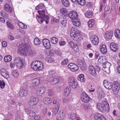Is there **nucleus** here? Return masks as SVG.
I'll list each match as a JSON object with an SVG mask.
<instances>
[{
	"label": "nucleus",
	"mask_w": 120,
	"mask_h": 120,
	"mask_svg": "<svg viewBox=\"0 0 120 120\" xmlns=\"http://www.w3.org/2000/svg\"><path fill=\"white\" fill-rule=\"evenodd\" d=\"M103 84L105 87L109 90L112 89L114 94L116 95L120 90V82L119 83L117 82H114L113 83L108 81L107 80H104Z\"/></svg>",
	"instance_id": "f257e3e1"
},
{
	"label": "nucleus",
	"mask_w": 120,
	"mask_h": 120,
	"mask_svg": "<svg viewBox=\"0 0 120 120\" xmlns=\"http://www.w3.org/2000/svg\"><path fill=\"white\" fill-rule=\"evenodd\" d=\"M81 98L82 101L84 102L81 105L83 108L86 110L90 109V105L88 102L91 101L92 99L85 92H83L81 94Z\"/></svg>",
	"instance_id": "f03ea898"
},
{
	"label": "nucleus",
	"mask_w": 120,
	"mask_h": 120,
	"mask_svg": "<svg viewBox=\"0 0 120 120\" xmlns=\"http://www.w3.org/2000/svg\"><path fill=\"white\" fill-rule=\"evenodd\" d=\"M38 11L39 15H37V16L40 19L38 21L39 22L40 24H41L44 21H45L47 24H48L49 18L48 15H45V11L42 10H38Z\"/></svg>",
	"instance_id": "7ed1b4c3"
},
{
	"label": "nucleus",
	"mask_w": 120,
	"mask_h": 120,
	"mask_svg": "<svg viewBox=\"0 0 120 120\" xmlns=\"http://www.w3.org/2000/svg\"><path fill=\"white\" fill-rule=\"evenodd\" d=\"M20 47L17 50V52L18 54L22 56L24 55L25 53L26 54V53L30 48V45L28 44H22L20 45Z\"/></svg>",
	"instance_id": "20e7f679"
},
{
	"label": "nucleus",
	"mask_w": 120,
	"mask_h": 120,
	"mask_svg": "<svg viewBox=\"0 0 120 120\" xmlns=\"http://www.w3.org/2000/svg\"><path fill=\"white\" fill-rule=\"evenodd\" d=\"M97 108L101 111H105L107 112L109 111V104L106 101H105L101 103H98L97 105Z\"/></svg>",
	"instance_id": "39448f33"
},
{
	"label": "nucleus",
	"mask_w": 120,
	"mask_h": 120,
	"mask_svg": "<svg viewBox=\"0 0 120 120\" xmlns=\"http://www.w3.org/2000/svg\"><path fill=\"white\" fill-rule=\"evenodd\" d=\"M30 65L31 68L35 71H40L43 68V64L37 60L33 62Z\"/></svg>",
	"instance_id": "423d86ee"
},
{
	"label": "nucleus",
	"mask_w": 120,
	"mask_h": 120,
	"mask_svg": "<svg viewBox=\"0 0 120 120\" xmlns=\"http://www.w3.org/2000/svg\"><path fill=\"white\" fill-rule=\"evenodd\" d=\"M89 70L91 74L94 76H95L97 75L96 71L98 73L100 71V68L97 65L94 67L93 65H90L89 67Z\"/></svg>",
	"instance_id": "0eeeda50"
},
{
	"label": "nucleus",
	"mask_w": 120,
	"mask_h": 120,
	"mask_svg": "<svg viewBox=\"0 0 120 120\" xmlns=\"http://www.w3.org/2000/svg\"><path fill=\"white\" fill-rule=\"evenodd\" d=\"M14 62L18 68L21 69L23 66L24 64L22 60L19 57H15L14 60Z\"/></svg>",
	"instance_id": "6e6552de"
},
{
	"label": "nucleus",
	"mask_w": 120,
	"mask_h": 120,
	"mask_svg": "<svg viewBox=\"0 0 120 120\" xmlns=\"http://www.w3.org/2000/svg\"><path fill=\"white\" fill-rule=\"evenodd\" d=\"M72 21L77 19L78 16L77 13L75 11H73L70 12L68 14V16Z\"/></svg>",
	"instance_id": "1a4fd4ad"
},
{
	"label": "nucleus",
	"mask_w": 120,
	"mask_h": 120,
	"mask_svg": "<svg viewBox=\"0 0 120 120\" xmlns=\"http://www.w3.org/2000/svg\"><path fill=\"white\" fill-rule=\"evenodd\" d=\"M39 101L38 98L33 96L30 97L29 99L28 102L30 105L33 106L36 105Z\"/></svg>",
	"instance_id": "9d476101"
},
{
	"label": "nucleus",
	"mask_w": 120,
	"mask_h": 120,
	"mask_svg": "<svg viewBox=\"0 0 120 120\" xmlns=\"http://www.w3.org/2000/svg\"><path fill=\"white\" fill-rule=\"evenodd\" d=\"M68 67L73 71H77L79 69L78 66L75 64L70 63L68 65Z\"/></svg>",
	"instance_id": "9b49d317"
},
{
	"label": "nucleus",
	"mask_w": 120,
	"mask_h": 120,
	"mask_svg": "<svg viewBox=\"0 0 120 120\" xmlns=\"http://www.w3.org/2000/svg\"><path fill=\"white\" fill-rule=\"evenodd\" d=\"M42 43L45 47L47 49L50 48L51 44L49 40L46 38L42 40Z\"/></svg>",
	"instance_id": "f8f14e48"
},
{
	"label": "nucleus",
	"mask_w": 120,
	"mask_h": 120,
	"mask_svg": "<svg viewBox=\"0 0 120 120\" xmlns=\"http://www.w3.org/2000/svg\"><path fill=\"white\" fill-rule=\"evenodd\" d=\"M90 40L92 43L94 45H96L99 42L98 38L96 36L94 35H93L91 36Z\"/></svg>",
	"instance_id": "ddd939ff"
},
{
	"label": "nucleus",
	"mask_w": 120,
	"mask_h": 120,
	"mask_svg": "<svg viewBox=\"0 0 120 120\" xmlns=\"http://www.w3.org/2000/svg\"><path fill=\"white\" fill-rule=\"evenodd\" d=\"M45 90L46 88L45 87H41L37 90L36 94L38 95L41 96L45 92Z\"/></svg>",
	"instance_id": "4468645a"
},
{
	"label": "nucleus",
	"mask_w": 120,
	"mask_h": 120,
	"mask_svg": "<svg viewBox=\"0 0 120 120\" xmlns=\"http://www.w3.org/2000/svg\"><path fill=\"white\" fill-rule=\"evenodd\" d=\"M110 49L114 52L117 51L118 49V45L114 43L110 44Z\"/></svg>",
	"instance_id": "2eb2a0df"
},
{
	"label": "nucleus",
	"mask_w": 120,
	"mask_h": 120,
	"mask_svg": "<svg viewBox=\"0 0 120 120\" xmlns=\"http://www.w3.org/2000/svg\"><path fill=\"white\" fill-rule=\"evenodd\" d=\"M0 73L6 79H7L9 77V75L6 72L5 69L2 68L0 70Z\"/></svg>",
	"instance_id": "dca6fc26"
},
{
	"label": "nucleus",
	"mask_w": 120,
	"mask_h": 120,
	"mask_svg": "<svg viewBox=\"0 0 120 120\" xmlns=\"http://www.w3.org/2000/svg\"><path fill=\"white\" fill-rule=\"evenodd\" d=\"M64 114L62 111H60L58 113L57 116V119L59 120H62L64 119Z\"/></svg>",
	"instance_id": "f3484780"
},
{
	"label": "nucleus",
	"mask_w": 120,
	"mask_h": 120,
	"mask_svg": "<svg viewBox=\"0 0 120 120\" xmlns=\"http://www.w3.org/2000/svg\"><path fill=\"white\" fill-rule=\"evenodd\" d=\"M4 8L7 12L9 13H10L12 12V9L9 4H6L4 6Z\"/></svg>",
	"instance_id": "a211bd4d"
},
{
	"label": "nucleus",
	"mask_w": 120,
	"mask_h": 120,
	"mask_svg": "<svg viewBox=\"0 0 120 120\" xmlns=\"http://www.w3.org/2000/svg\"><path fill=\"white\" fill-rule=\"evenodd\" d=\"M71 91V88L69 86L67 87L64 90L65 96L68 97Z\"/></svg>",
	"instance_id": "6ab92c4d"
},
{
	"label": "nucleus",
	"mask_w": 120,
	"mask_h": 120,
	"mask_svg": "<svg viewBox=\"0 0 120 120\" xmlns=\"http://www.w3.org/2000/svg\"><path fill=\"white\" fill-rule=\"evenodd\" d=\"M100 47L101 48H100V50L101 52L103 54H105L107 52L106 46L104 45H102Z\"/></svg>",
	"instance_id": "aec40b11"
},
{
	"label": "nucleus",
	"mask_w": 120,
	"mask_h": 120,
	"mask_svg": "<svg viewBox=\"0 0 120 120\" xmlns=\"http://www.w3.org/2000/svg\"><path fill=\"white\" fill-rule=\"evenodd\" d=\"M113 35L112 32H107L105 34V37L106 39H111Z\"/></svg>",
	"instance_id": "412c9836"
},
{
	"label": "nucleus",
	"mask_w": 120,
	"mask_h": 120,
	"mask_svg": "<svg viewBox=\"0 0 120 120\" xmlns=\"http://www.w3.org/2000/svg\"><path fill=\"white\" fill-rule=\"evenodd\" d=\"M20 96L21 97L26 96L28 94V92L26 90H22L19 92Z\"/></svg>",
	"instance_id": "4be33fe9"
},
{
	"label": "nucleus",
	"mask_w": 120,
	"mask_h": 120,
	"mask_svg": "<svg viewBox=\"0 0 120 120\" xmlns=\"http://www.w3.org/2000/svg\"><path fill=\"white\" fill-rule=\"evenodd\" d=\"M84 14L86 17L87 18H91L93 16V13L90 11H86Z\"/></svg>",
	"instance_id": "5701e85b"
},
{
	"label": "nucleus",
	"mask_w": 120,
	"mask_h": 120,
	"mask_svg": "<svg viewBox=\"0 0 120 120\" xmlns=\"http://www.w3.org/2000/svg\"><path fill=\"white\" fill-rule=\"evenodd\" d=\"M77 79L81 82H84L85 81L84 75L82 74H80L77 77Z\"/></svg>",
	"instance_id": "b1692460"
},
{
	"label": "nucleus",
	"mask_w": 120,
	"mask_h": 120,
	"mask_svg": "<svg viewBox=\"0 0 120 120\" xmlns=\"http://www.w3.org/2000/svg\"><path fill=\"white\" fill-rule=\"evenodd\" d=\"M63 5L65 7H68L70 5L69 2L68 0H61Z\"/></svg>",
	"instance_id": "393cba45"
},
{
	"label": "nucleus",
	"mask_w": 120,
	"mask_h": 120,
	"mask_svg": "<svg viewBox=\"0 0 120 120\" xmlns=\"http://www.w3.org/2000/svg\"><path fill=\"white\" fill-rule=\"evenodd\" d=\"M52 101V99L49 98H45L43 100L45 104L47 105L51 103Z\"/></svg>",
	"instance_id": "a878e982"
},
{
	"label": "nucleus",
	"mask_w": 120,
	"mask_h": 120,
	"mask_svg": "<svg viewBox=\"0 0 120 120\" xmlns=\"http://www.w3.org/2000/svg\"><path fill=\"white\" fill-rule=\"evenodd\" d=\"M40 80L38 78L34 79L32 81L33 84L34 85H38L40 83Z\"/></svg>",
	"instance_id": "bb28decb"
},
{
	"label": "nucleus",
	"mask_w": 120,
	"mask_h": 120,
	"mask_svg": "<svg viewBox=\"0 0 120 120\" xmlns=\"http://www.w3.org/2000/svg\"><path fill=\"white\" fill-rule=\"evenodd\" d=\"M105 97L104 95L102 92L98 91V98L99 100H101Z\"/></svg>",
	"instance_id": "cd10ccee"
},
{
	"label": "nucleus",
	"mask_w": 120,
	"mask_h": 120,
	"mask_svg": "<svg viewBox=\"0 0 120 120\" xmlns=\"http://www.w3.org/2000/svg\"><path fill=\"white\" fill-rule=\"evenodd\" d=\"M102 115L101 114L97 113L94 114V117L96 120H100V118L102 116Z\"/></svg>",
	"instance_id": "c85d7f7f"
},
{
	"label": "nucleus",
	"mask_w": 120,
	"mask_h": 120,
	"mask_svg": "<svg viewBox=\"0 0 120 120\" xmlns=\"http://www.w3.org/2000/svg\"><path fill=\"white\" fill-rule=\"evenodd\" d=\"M73 24L74 26L78 27L81 25V23L79 21L77 20V19H75L72 21Z\"/></svg>",
	"instance_id": "c756f323"
},
{
	"label": "nucleus",
	"mask_w": 120,
	"mask_h": 120,
	"mask_svg": "<svg viewBox=\"0 0 120 120\" xmlns=\"http://www.w3.org/2000/svg\"><path fill=\"white\" fill-rule=\"evenodd\" d=\"M12 59L10 55H8L5 56L4 60L5 62H8L10 61Z\"/></svg>",
	"instance_id": "7c9ffc66"
},
{
	"label": "nucleus",
	"mask_w": 120,
	"mask_h": 120,
	"mask_svg": "<svg viewBox=\"0 0 120 120\" xmlns=\"http://www.w3.org/2000/svg\"><path fill=\"white\" fill-rule=\"evenodd\" d=\"M94 20L93 19H91L88 22V26L90 27H91L94 26Z\"/></svg>",
	"instance_id": "2f4dec72"
},
{
	"label": "nucleus",
	"mask_w": 120,
	"mask_h": 120,
	"mask_svg": "<svg viewBox=\"0 0 120 120\" xmlns=\"http://www.w3.org/2000/svg\"><path fill=\"white\" fill-rule=\"evenodd\" d=\"M61 12L65 16H68V11L66 9L62 8L60 10Z\"/></svg>",
	"instance_id": "473e14b6"
},
{
	"label": "nucleus",
	"mask_w": 120,
	"mask_h": 120,
	"mask_svg": "<svg viewBox=\"0 0 120 120\" xmlns=\"http://www.w3.org/2000/svg\"><path fill=\"white\" fill-rule=\"evenodd\" d=\"M44 4L42 3H41L36 7L35 9L38 10V9L44 8Z\"/></svg>",
	"instance_id": "72a5a7b5"
},
{
	"label": "nucleus",
	"mask_w": 120,
	"mask_h": 120,
	"mask_svg": "<svg viewBox=\"0 0 120 120\" xmlns=\"http://www.w3.org/2000/svg\"><path fill=\"white\" fill-rule=\"evenodd\" d=\"M34 43L35 45H38L40 44L41 41L38 38H36L34 39Z\"/></svg>",
	"instance_id": "f704fd0d"
},
{
	"label": "nucleus",
	"mask_w": 120,
	"mask_h": 120,
	"mask_svg": "<svg viewBox=\"0 0 120 120\" xmlns=\"http://www.w3.org/2000/svg\"><path fill=\"white\" fill-rule=\"evenodd\" d=\"M102 63L103 64V65L104 66H105V67L106 68L108 69L110 68L111 64L110 63L107 61H106L104 63L103 62Z\"/></svg>",
	"instance_id": "c9c22d12"
},
{
	"label": "nucleus",
	"mask_w": 120,
	"mask_h": 120,
	"mask_svg": "<svg viewBox=\"0 0 120 120\" xmlns=\"http://www.w3.org/2000/svg\"><path fill=\"white\" fill-rule=\"evenodd\" d=\"M11 73L15 77H17L19 75V73L17 71L14 70L12 71Z\"/></svg>",
	"instance_id": "e433bc0d"
},
{
	"label": "nucleus",
	"mask_w": 120,
	"mask_h": 120,
	"mask_svg": "<svg viewBox=\"0 0 120 120\" xmlns=\"http://www.w3.org/2000/svg\"><path fill=\"white\" fill-rule=\"evenodd\" d=\"M116 32L115 33V35L116 37L120 38V30L117 29L116 30Z\"/></svg>",
	"instance_id": "4c0bfd02"
},
{
	"label": "nucleus",
	"mask_w": 120,
	"mask_h": 120,
	"mask_svg": "<svg viewBox=\"0 0 120 120\" xmlns=\"http://www.w3.org/2000/svg\"><path fill=\"white\" fill-rule=\"evenodd\" d=\"M74 31V34L71 33H70V36L71 37H76L78 35H79V33L78 32L77 33L76 32V30H73Z\"/></svg>",
	"instance_id": "58836bf2"
},
{
	"label": "nucleus",
	"mask_w": 120,
	"mask_h": 120,
	"mask_svg": "<svg viewBox=\"0 0 120 120\" xmlns=\"http://www.w3.org/2000/svg\"><path fill=\"white\" fill-rule=\"evenodd\" d=\"M69 85H70L71 86H72L73 88L75 89L77 88L78 84L77 82L75 81L74 82L72 83V84H69Z\"/></svg>",
	"instance_id": "ea45409f"
},
{
	"label": "nucleus",
	"mask_w": 120,
	"mask_h": 120,
	"mask_svg": "<svg viewBox=\"0 0 120 120\" xmlns=\"http://www.w3.org/2000/svg\"><path fill=\"white\" fill-rule=\"evenodd\" d=\"M58 41L56 37H53L52 38L51 42L53 44H56L57 43Z\"/></svg>",
	"instance_id": "a19ab883"
},
{
	"label": "nucleus",
	"mask_w": 120,
	"mask_h": 120,
	"mask_svg": "<svg viewBox=\"0 0 120 120\" xmlns=\"http://www.w3.org/2000/svg\"><path fill=\"white\" fill-rule=\"evenodd\" d=\"M5 85V83L4 80L0 81V87L2 89H3Z\"/></svg>",
	"instance_id": "79ce46f5"
},
{
	"label": "nucleus",
	"mask_w": 120,
	"mask_h": 120,
	"mask_svg": "<svg viewBox=\"0 0 120 120\" xmlns=\"http://www.w3.org/2000/svg\"><path fill=\"white\" fill-rule=\"evenodd\" d=\"M76 44L72 41H70L69 43V47L72 49L73 48L75 45Z\"/></svg>",
	"instance_id": "37998d69"
},
{
	"label": "nucleus",
	"mask_w": 120,
	"mask_h": 120,
	"mask_svg": "<svg viewBox=\"0 0 120 120\" xmlns=\"http://www.w3.org/2000/svg\"><path fill=\"white\" fill-rule=\"evenodd\" d=\"M74 78L73 77H70L69 78L68 80V82L69 84H72L75 81H74Z\"/></svg>",
	"instance_id": "c03bdc74"
},
{
	"label": "nucleus",
	"mask_w": 120,
	"mask_h": 120,
	"mask_svg": "<svg viewBox=\"0 0 120 120\" xmlns=\"http://www.w3.org/2000/svg\"><path fill=\"white\" fill-rule=\"evenodd\" d=\"M72 49L73 50L76 52H79V49L76 44L75 45V46Z\"/></svg>",
	"instance_id": "a18cd8bd"
},
{
	"label": "nucleus",
	"mask_w": 120,
	"mask_h": 120,
	"mask_svg": "<svg viewBox=\"0 0 120 120\" xmlns=\"http://www.w3.org/2000/svg\"><path fill=\"white\" fill-rule=\"evenodd\" d=\"M53 79L51 80V82H53L54 84H56L57 83H58L59 82V79L58 78H52Z\"/></svg>",
	"instance_id": "49530a36"
},
{
	"label": "nucleus",
	"mask_w": 120,
	"mask_h": 120,
	"mask_svg": "<svg viewBox=\"0 0 120 120\" xmlns=\"http://www.w3.org/2000/svg\"><path fill=\"white\" fill-rule=\"evenodd\" d=\"M68 62V59L67 58L65 59L61 63L63 65H67Z\"/></svg>",
	"instance_id": "de8ad7c7"
},
{
	"label": "nucleus",
	"mask_w": 120,
	"mask_h": 120,
	"mask_svg": "<svg viewBox=\"0 0 120 120\" xmlns=\"http://www.w3.org/2000/svg\"><path fill=\"white\" fill-rule=\"evenodd\" d=\"M6 23L7 24V25L10 28H11L12 29H13L14 28L13 26V25L11 24L9 22L7 21L6 22Z\"/></svg>",
	"instance_id": "09e8293b"
},
{
	"label": "nucleus",
	"mask_w": 120,
	"mask_h": 120,
	"mask_svg": "<svg viewBox=\"0 0 120 120\" xmlns=\"http://www.w3.org/2000/svg\"><path fill=\"white\" fill-rule=\"evenodd\" d=\"M30 116L31 117L35 116H36V114L35 112L32 111V110L29 114Z\"/></svg>",
	"instance_id": "8fccbe9b"
},
{
	"label": "nucleus",
	"mask_w": 120,
	"mask_h": 120,
	"mask_svg": "<svg viewBox=\"0 0 120 120\" xmlns=\"http://www.w3.org/2000/svg\"><path fill=\"white\" fill-rule=\"evenodd\" d=\"M32 110L30 108H28L25 109V111L29 115L30 112H31Z\"/></svg>",
	"instance_id": "3c124183"
},
{
	"label": "nucleus",
	"mask_w": 120,
	"mask_h": 120,
	"mask_svg": "<svg viewBox=\"0 0 120 120\" xmlns=\"http://www.w3.org/2000/svg\"><path fill=\"white\" fill-rule=\"evenodd\" d=\"M60 23L62 25L64 26L66 25L67 23L66 20L64 18H63V19L62 20V21Z\"/></svg>",
	"instance_id": "603ef678"
},
{
	"label": "nucleus",
	"mask_w": 120,
	"mask_h": 120,
	"mask_svg": "<svg viewBox=\"0 0 120 120\" xmlns=\"http://www.w3.org/2000/svg\"><path fill=\"white\" fill-rule=\"evenodd\" d=\"M85 0H82L81 1H79V3L78 4L81 5H83L85 4L86 3Z\"/></svg>",
	"instance_id": "864d4df0"
},
{
	"label": "nucleus",
	"mask_w": 120,
	"mask_h": 120,
	"mask_svg": "<svg viewBox=\"0 0 120 120\" xmlns=\"http://www.w3.org/2000/svg\"><path fill=\"white\" fill-rule=\"evenodd\" d=\"M76 115L74 113L71 114L70 116V117L72 120H73L76 118Z\"/></svg>",
	"instance_id": "5fc2aeb1"
},
{
	"label": "nucleus",
	"mask_w": 120,
	"mask_h": 120,
	"mask_svg": "<svg viewBox=\"0 0 120 120\" xmlns=\"http://www.w3.org/2000/svg\"><path fill=\"white\" fill-rule=\"evenodd\" d=\"M48 95L50 96H52L53 95V91L51 90H48Z\"/></svg>",
	"instance_id": "6e6d98bb"
},
{
	"label": "nucleus",
	"mask_w": 120,
	"mask_h": 120,
	"mask_svg": "<svg viewBox=\"0 0 120 120\" xmlns=\"http://www.w3.org/2000/svg\"><path fill=\"white\" fill-rule=\"evenodd\" d=\"M53 52L54 53L56 54L57 55H60L61 53L59 50H54Z\"/></svg>",
	"instance_id": "4d7b16f0"
},
{
	"label": "nucleus",
	"mask_w": 120,
	"mask_h": 120,
	"mask_svg": "<svg viewBox=\"0 0 120 120\" xmlns=\"http://www.w3.org/2000/svg\"><path fill=\"white\" fill-rule=\"evenodd\" d=\"M0 14L3 17H4V16H7L8 14H6L5 12L3 11L1 12Z\"/></svg>",
	"instance_id": "13d9d810"
},
{
	"label": "nucleus",
	"mask_w": 120,
	"mask_h": 120,
	"mask_svg": "<svg viewBox=\"0 0 120 120\" xmlns=\"http://www.w3.org/2000/svg\"><path fill=\"white\" fill-rule=\"evenodd\" d=\"M28 55L31 56H34V52L32 50H30L28 52Z\"/></svg>",
	"instance_id": "bf43d9fd"
},
{
	"label": "nucleus",
	"mask_w": 120,
	"mask_h": 120,
	"mask_svg": "<svg viewBox=\"0 0 120 120\" xmlns=\"http://www.w3.org/2000/svg\"><path fill=\"white\" fill-rule=\"evenodd\" d=\"M2 44V46L4 47H6L7 45V43L5 41H3Z\"/></svg>",
	"instance_id": "052dcab7"
},
{
	"label": "nucleus",
	"mask_w": 120,
	"mask_h": 120,
	"mask_svg": "<svg viewBox=\"0 0 120 120\" xmlns=\"http://www.w3.org/2000/svg\"><path fill=\"white\" fill-rule=\"evenodd\" d=\"M60 107V104L59 103H58L56 105L55 108H54V109L59 110Z\"/></svg>",
	"instance_id": "680f3d73"
},
{
	"label": "nucleus",
	"mask_w": 120,
	"mask_h": 120,
	"mask_svg": "<svg viewBox=\"0 0 120 120\" xmlns=\"http://www.w3.org/2000/svg\"><path fill=\"white\" fill-rule=\"evenodd\" d=\"M54 60V59H53L51 57H50L49 58L48 61V62L51 63Z\"/></svg>",
	"instance_id": "e2e57ef3"
},
{
	"label": "nucleus",
	"mask_w": 120,
	"mask_h": 120,
	"mask_svg": "<svg viewBox=\"0 0 120 120\" xmlns=\"http://www.w3.org/2000/svg\"><path fill=\"white\" fill-rule=\"evenodd\" d=\"M35 120H39L41 119V117L38 115L35 116L34 117Z\"/></svg>",
	"instance_id": "0e129e2a"
},
{
	"label": "nucleus",
	"mask_w": 120,
	"mask_h": 120,
	"mask_svg": "<svg viewBox=\"0 0 120 120\" xmlns=\"http://www.w3.org/2000/svg\"><path fill=\"white\" fill-rule=\"evenodd\" d=\"M110 9V8L109 6H106L105 8V11L106 12L108 11Z\"/></svg>",
	"instance_id": "69168bd1"
},
{
	"label": "nucleus",
	"mask_w": 120,
	"mask_h": 120,
	"mask_svg": "<svg viewBox=\"0 0 120 120\" xmlns=\"http://www.w3.org/2000/svg\"><path fill=\"white\" fill-rule=\"evenodd\" d=\"M55 71L52 70H50L49 71V73L50 75H52L54 74L55 73Z\"/></svg>",
	"instance_id": "338daca9"
},
{
	"label": "nucleus",
	"mask_w": 120,
	"mask_h": 120,
	"mask_svg": "<svg viewBox=\"0 0 120 120\" xmlns=\"http://www.w3.org/2000/svg\"><path fill=\"white\" fill-rule=\"evenodd\" d=\"M21 119V117L20 115H17L15 117V120H20Z\"/></svg>",
	"instance_id": "774afa93"
}]
</instances>
